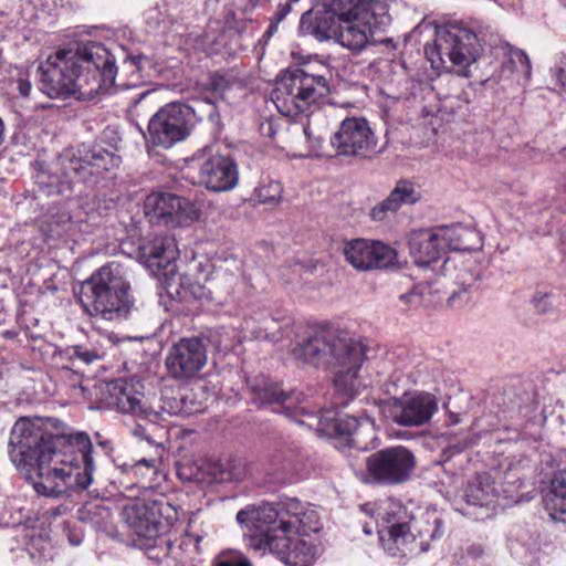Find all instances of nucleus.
<instances>
[{
	"label": "nucleus",
	"mask_w": 566,
	"mask_h": 566,
	"mask_svg": "<svg viewBox=\"0 0 566 566\" xmlns=\"http://www.w3.org/2000/svg\"><path fill=\"white\" fill-rule=\"evenodd\" d=\"M145 55L127 56L117 74L114 55L101 43H90L78 51L60 50L50 55L41 71V91L50 98L75 95L92 99L113 86L130 88L142 82Z\"/></svg>",
	"instance_id": "1"
},
{
	"label": "nucleus",
	"mask_w": 566,
	"mask_h": 566,
	"mask_svg": "<svg viewBox=\"0 0 566 566\" xmlns=\"http://www.w3.org/2000/svg\"><path fill=\"white\" fill-rule=\"evenodd\" d=\"M237 522L250 530H263L250 538L256 551L269 548L290 566H310L315 547L307 539L321 528L318 515L308 504L296 499L279 503L248 506L237 514Z\"/></svg>",
	"instance_id": "2"
},
{
	"label": "nucleus",
	"mask_w": 566,
	"mask_h": 566,
	"mask_svg": "<svg viewBox=\"0 0 566 566\" xmlns=\"http://www.w3.org/2000/svg\"><path fill=\"white\" fill-rule=\"evenodd\" d=\"M86 432L71 433L56 418L38 417V494L59 497L67 489H87L95 473Z\"/></svg>",
	"instance_id": "3"
},
{
	"label": "nucleus",
	"mask_w": 566,
	"mask_h": 566,
	"mask_svg": "<svg viewBox=\"0 0 566 566\" xmlns=\"http://www.w3.org/2000/svg\"><path fill=\"white\" fill-rule=\"evenodd\" d=\"M290 345L292 356L317 368L335 370V390L345 398L346 406L360 387L358 373L365 360L366 348L348 331L325 325L295 323Z\"/></svg>",
	"instance_id": "4"
},
{
	"label": "nucleus",
	"mask_w": 566,
	"mask_h": 566,
	"mask_svg": "<svg viewBox=\"0 0 566 566\" xmlns=\"http://www.w3.org/2000/svg\"><path fill=\"white\" fill-rule=\"evenodd\" d=\"M328 93L329 85L323 75H313L296 67L286 70L276 81L271 99L283 116H307V123L303 124V134L313 147H318L322 136L313 129L311 118L321 116L315 111L318 102Z\"/></svg>",
	"instance_id": "5"
},
{
	"label": "nucleus",
	"mask_w": 566,
	"mask_h": 566,
	"mask_svg": "<svg viewBox=\"0 0 566 566\" xmlns=\"http://www.w3.org/2000/svg\"><path fill=\"white\" fill-rule=\"evenodd\" d=\"M80 304L92 317L125 318L134 304L127 269L116 262L98 269L81 284Z\"/></svg>",
	"instance_id": "6"
},
{
	"label": "nucleus",
	"mask_w": 566,
	"mask_h": 566,
	"mask_svg": "<svg viewBox=\"0 0 566 566\" xmlns=\"http://www.w3.org/2000/svg\"><path fill=\"white\" fill-rule=\"evenodd\" d=\"M482 46L478 35L461 24H450L437 31L432 46L426 48L427 59L434 69H448L447 62L459 66L458 75L470 77V66L480 57Z\"/></svg>",
	"instance_id": "7"
},
{
	"label": "nucleus",
	"mask_w": 566,
	"mask_h": 566,
	"mask_svg": "<svg viewBox=\"0 0 566 566\" xmlns=\"http://www.w3.org/2000/svg\"><path fill=\"white\" fill-rule=\"evenodd\" d=\"M298 424L310 428L316 426L317 431L335 440V448L344 450L355 448L357 450H367L368 446L360 439L363 430L374 434V420L370 417L361 421L357 417L340 413L336 409H325L316 417L307 408L305 419L298 420Z\"/></svg>",
	"instance_id": "8"
},
{
	"label": "nucleus",
	"mask_w": 566,
	"mask_h": 566,
	"mask_svg": "<svg viewBox=\"0 0 566 566\" xmlns=\"http://www.w3.org/2000/svg\"><path fill=\"white\" fill-rule=\"evenodd\" d=\"M365 465L367 483L396 486L411 479L416 469V457L407 447H387L369 454Z\"/></svg>",
	"instance_id": "9"
},
{
	"label": "nucleus",
	"mask_w": 566,
	"mask_h": 566,
	"mask_svg": "<svg viewBox=\"0 0 566 566\" xmlns=\"http://www.w3.org/2000/svg\"><path fill=\"white\" fill-rule=\"evenodd\" d=\"M175 511L164 499H136L123 509V518L127 526L138 536L155 538L168 530Z\"/></svg>",
	"instance_id": "10"
},
{
	"label": "nucleus",
	"mask_w": 566,
	"mask_h": 566,
	"mask_svg": "<svg viewBox=\"0 0 566 566\" xmlns=\"http://www.w3.org/2000/svg\"><path fill=\"white\" fill-rule=\"evenodd\" d=\"M119 164V157L103 147L82 145L76 155L69 158V165L64 166L65 177L69 180L59 185L56 191L63 195L66 190H72L74 181H94L103 177L104 172L117 168Z\"/></svg>",
	"instance_id": "11"
},
{
	"label": "nucleus",
	"mask_w": 566,
	"mask_h": 566,
	"mask_svg": "<svg viewBox=\"0 0 566 566\" xmlns=\"http://www.w3.org/2000/svg\"><path fill=\"white\" fill-rule=\"evenodd\" d=\"M360 509L376 518L379 541L389 555H397L398 545L409 546L413 542L406 533L408 514L399 501L387 499L376 509L370 503L364 504Z\"/></svg>",
	"instance_id": "12"
},
{
	"label": "nucleus",
	"mask_w": 566,
	"mask_h": 566,
	"mask_svg": "<svg viewBox=\"0 0 566 566\" xmlns=\"http://www.w3.org/2000/svg\"><path fill=\"white\" fill-rule=\"evenodd\" d=\"M192 108L179 102L166 104L149 119V142L155 146L170 148L190 135Z\"/></svg>",
	"instance_id": "13"
},
{
	"label": "nucleus",
	"mask_w": 566,
	"mask_h": 566,
	"mask_svg": "<svg viewBox=\"0 0 566 566\" xmlns=\"http://www.w3.org/2000/svg\"><path fill=\"white\" fill-rule=\"evenodd\" d=\"M130 432L134 437L147 441L154 447V452L149 458H142L133 464H123V471L133 474L139 479L142 488L151 489L158 483L161 475V463L165 454L163 447L166 434L161 424H150L145 427L142 423L133 426Z\"/></svg>",
	"instance_id": "14"
},
{
	"label": "nucleus",
	"mask_w": 566,
	"mask_h": 566,
	"mask_svg": "<svg viewBox=\"0 0 566 566\" xmlns=\"http://www.w3.org/2000/svg\"><path fill=\"white\" fill-rule=\"evenodd\" d=\"M331 144L338 155L348 157L371 158L380 151L377 138L364 117L345 118Z\"/></svg>",
	"instance_id": "15"
},
{
	"label": "nucleus",
	"mask_w": 566,
	"mask_h": 566,
	"mask_svg": "<svg viewBox=\"0 0 566 566\" xmlns=\"http://www.w3.org/2000/svg\"><path fill=\"white\" fill-rule=\"evenodd\" d=\"M336 42L352 53H360L368 45L377 42L376 35L384 31L391 21L389 12L381 4L376 6V15L339 19Z\"/></svg>",
	"instance_id": "16"
},
{
	"label": "nucleus",
	"mask_w": 566,
	"mask_h": 566,
	"mask_svg": "<svg viewBox=\"0 0 566 566\" xmlns=\"http://www.w3.org/2000/svg\"><path fill=\"white\" fill-rule=\"evenodd\" d=\"M208 361L207 348L199 337H184L168 349L165 365L168 375L182 382L195 379Z\"/></svg>",
	"instance_id": "17"
},
{
	"label": "nucleus",
	"mask_w": 566,
	"mask_h": 566,
	"mask_svg": "<svg viewBox=\"0 0 566 566\" xmlns=\"http://www.w3.org/2000/svg\"><path fill=\"white\" fill-rule=\"evenodd\" d=\"M144 213L150 223L182 227L198 219L196 207L187 199L170 192H154L146 197Z\"/></svg>",
	"instance_id": "18"
},
{
	"label": "nucleus",
	"mask_w": 566,
	"mask_h": 566,
	"mask_svg": "<svg viewBox=\"0 0 566 566\" xmlns=\"http://www.w3.org/2000/svg\"><path fill=\"white\" fill-rule=\"evenodd\" d=\"M389 418L402 427H421L439 410L438 398L427 391H415L387 402Z\"/></svg>",
	"instance_id": "19"
},
{
	"label": "nucleus",
	"mask_w": 566,
	"mask_h": 566,
	"mask_svg": "<svg viewBox=\"0 0 566 566\" xmlns=\"http://www.w3.org/2000/svg\"><path fill=\"white\" fill-rule=\"evenodd\" d=\"M9 457L20 474L35 490V422L30 417H22L11 429Z\"/></svg>",
	"instance_id": "20"
},
{
	"label": "nucleus",
	"mask_w": 566,
	"mask_h": 566,
	"mask_svg": "<svg viewBox=\"0 0 566 566\" xmlns=\"http://www.w3.org/2000/svg\"><path fill=\"white\" fill-rule=\"evenodd\" d=\"M197 160L200 186L213 192H226L237 187L239 170L231 157L201 150Z\"/></svg>",
	"instance_id": "21"
},
{
	"label": "nucleus",
	"mask_w": 566,
	"mask_h": 566,
	"mask_svg": "<svg viewBox=\"0 0 566 566\" xmlns=\"http://www.w3.org/2000/svg\"><path fill=\"white\" fill-rule=\"evenodd\" d=\"M345 260L357 271L386 269L396 261V251L389 245L374 240L353 239L343 247Z\"/></svg>",
	"instance_id": "22"
},
{
	"label": "nucleus",
	"mask_w": 566,
	"mask_h": 566,
	"mask_svg": "<svg viewBox=\"0 0 566 566\" xmlns=\"http://www.w3.org/2000/svg\"><path fill=\"white\" fill-rule=\"evenodd\" d=\"M116 388L119 390L116 392L117 403L115 409L130 415L135 420L134 426L137 423H142L145 427L160 424L163 413L148 406L143 392L144 385L139 380L119 378L117 379Z\"/></svg>",
	"instance_id": "23"
},
{
	"label": "nucleus",
	"mask_w": 566,
	"mask_h": 566,
	"mask_svg": "<svg viewBox=\"0 0 566 566\" xmlns=\"http://www.w3.org/2000/svg\"><path fill=\"white\" fill-rule=\"evenodd\" d=\"M252 400L260 407H273V411L283 412L298 423L300 417L307 415L308 402L301 392H285L279 384L251 386Z\"/></svg>",
	"instance_id": "24"
},
{
	"label": "nucleus",
	"mask_w": 566,
	"mask_h": 566,
	"mask_svg": "<svg viewBox=\"0 0 566 566\" xmlns=\"http://www.w3.org/2000/svg\"><path fill=\"white\" fill-rule=\"evenodd\" d=\"M406 533L413 542L409 546L398 545L397 555L424 553L429 549L431 541L440 538L443 534V523L434 511H427L408 523Z\"/></svg>",
	"instance_id": "25"
},
{
	"label": "nucleus",
	"mask_w": 566,
	"mask_h": 566,
	"mask_svg": "<svg viewBox=\"0 0 566 566\" xmlns=\"http://www.w3.org/2000/svg\"><path fill=\"white\" fill-rule=\"evenodd\" d=\"M421 200V192L418 187L408 179H400L387 198L374 206L369 217L374 221H384L389 214L396 213L402 206L416 205Z\"/></svg>",
	"instance_id": "26"
},
{
	"label": "nucleus",
	"mask_w": 566,
	"mask_h": 566,
	"mask_svg": "<svg viewBox=\"0 0 566 566\" xmlns=\"http://www.w3.org/2000/svg\"><path fill=\"white\" fill-rule=\"evenodd\" d=\"M142 259L146 265L157 271H164V274H171L177 258V247L175 240L168 235H157L153 240L143 243L139 247Z\"/></svg>",
	"instance_id": "27"
},
{
	"label": "nucleus",
	"mask_w": 566,
	"mask_h": 566,
	"mask_svg": "<svg viewBox=\"0 0 566 566\" xmlns=\"http://www.w3.org/2000/svg\"><path fill=\"white\" fill-rule=\"evenodd\" d=\"M409 249L415 263L420 266L429 265L444 255L437 228L412 231Z\"/></svg>",
	"instance_id": "28"
},
{
	"label": "nucleus",
	"mask_w": 566,
	"mask_h": 566,
	"mask_svg": "<svg viewBox=\"0 0 566 566\" xmlns=\"http://www.w3.org/2000/svg\"><path fill=\"white\" fill-rule=\"evenodd\" d=\"M443 274L453 279L458 285V290L453 291L449 296V302L454 305L458 302L463 303L468 301L465 294L474 287L476 281L480 280L481 273L472 262L462 263L460 266L455 264V261L451 258L444 260Z\"/></svg>",
	"instance_id": "29"
},
{
	"label": "nucleus",
	"mask_w": 566,
	"mask_h": 566,
	"mask_svg": "<svg viewBox=\"0 0 566 566\" xmlns=\"http://www.w3.org/2000/svg\"><path fill=\"white\" fill-rule=\"evenodd\" d=\"M337 14L331 10L324 11H306L300 20V31L304 35H312L318 41H325L337 38L338 29L336 28Z\"/></svg>",
	"instance_id": "30"
},
{
	"label": "nucleus",
	"mask_w": 566,
	"mask_h": 566,
	"mask_svg": "<svg viewBox=\"0 0 566 566\" xmlns=\"http://www.w3.org/2000/svg\"><path fill=\"white\" fill-rule=\"evenodd\" d=\"M444 253L450 251H471L481 245L479 233L471 228L454 224L437 228Z\"/></svg>",
	"instance_id": "31"
},
{
	"label": "nucleus",
	"mask_w": 566,
	"mask_h": 566,
	"mask_svg": "<svg viewBox=\"0 0 566 566\" xmlns=\"http://www.w3.org/2000/svg\"><path fill=\"white\" fill-rule=\"evenodd\" d=\"M501 496V489L496 486L494 479L488 474H478L465 489L464 497L469 505L494 506Z\"/></svg>",
	"instance_id": "32"
},
{
	"label": "nucleus",
	"mask_w": 566,
	"mask_h": 566,
	"mask_svg": "<svg viewBox=\"0 0 566 566\" xmlns=\"http://www.w3.org/2000/svg\"><path fill=\"white\" fill-rule=\"evenodd\" d=\"M64 356L72 361L73 366L91 365L103 359L105 356V347L102 343V336L98 334L91 335L87 342L67 347Z\"/></svg>",
	"instance_id": "33"
},
{
	"label": "nucleus",
	"mask_w": 566,
	"mask_h": 566,
	"mask_svg": "<svg viewBox=\"0 0 566 566\" xmlns=\"http://www.w3.org/2000/svg\"><path fill=\"white\" fill-rule=\"evenodd\" d=\"M376 4H381L388 12L387 0H331V8L338 19H353L357 17L376 15Z\"/></svg>",
	"instance_id": "34"
},
{
	"label": "nucleus",
	"mask_w": 566,
	"mask_h": 566,
	"mask_svg": "<svg viewBox=\"0 0 566 566\" xmlns=\"http://www.w3.org/2000/svg\"><path fill=\"white\" fill-rule=\"evenodd\" d=\"M545 509L554 521L562 522L566 517V472H558L551 481L544 496Z\"/></svg>",
	"instance_id": "35"
},
{
	"label": "nucleus",
	"mask_w": 566,
	"mask_h": 566,
	"mask_svg": "<svg viewBox=\"0 0 566 566\" xmlns=\"http://www.w3.org/2000/svg\"><path fill=\"white\" fill-rule=\"evenodd\" d=\"M448 84L451 92L444 95L442 109L450 114L467 109L474 95L471 84H468L467 88L462 87L459 75L451 77Z\"/></svg>",
	"instance_id": "36"
},
{
	"label": "nucleus",
	"mask_w": 566,
	"mask_h": 566,
	"mask_svg": "<svg viewBox=\"0 0 566 566\" xmlns=\"http://www.w3.org/2000/svg\"><path fill=\"white\" fill-rule=\"evenodd\" d=\"M117 379L95 382L92 388L83 387L92 403V409H112L116 406Z\"/></svg>",
	"instance_id": "37"
},
{
	"label": "nucleus",
	"mask_w": 566,
	"mask_h": 566,
	"mask_svg": "<svg viewBox=\"0 0 566 566\" xmlns=\"http://www.w3.org/2000/svg\"><path fill=\"white\" fill-rule=\"evenodd\" d=\"M239 281V275L234 273L217 272L209 281L210 286L208 287V291L210 294H216L210 297L219 303L227 302V300L234 293Z\"/></svg>",
	"instance_id": "38"
},
{
	"label": "nucleus",
	"mask_w": 566,
	"mask_h": 566,
	"mask_svg": "<svg viewBox=\"0 0 566 566\" xmlns=\"http://www.w3.org/2000/svg\"><path fill=\"white\" fill-rule=\"evenodd\" d=\"M509 60L504 64V69H509L511 72L521 73L526 80L531 78L532 66L528 55L516 48H509L507 50Z\"/></svg>",
	"instance_id": "39"
},
{
	"label": "nucleus",
	"mask_w": 566,
	"mask_h": 566,
	"mask_svg": "<svg viewBox=\"0 0 566 566\" xmlns=\"http://www.w3.org/2000/svg\"><path fill=\"white\" fill-rule=\"evenodd\" d=\"M281 182L270 180L260 184L254 190L255 200L262 205L277 203L282 198Z\"/></svg>",
	"instance_id": "40"
},
{
	"label": "nucleus",
	"mask_w": 566,
	"mask_h": 566,
	"mask_svg": "<svg viewBox=\"0 0 566 566\" xmlns=\"http://www.w3.org/2000/svg\"><path fill=\"white\" fill-rule=\"evenodd\" d=\"M33 294L34 284L32 276L27 274L21 280V286L18 291L19 304H20V319H24L27 314H30L33 308Z\"/></svg>",
	"instance_id": "41"
},
{
	"label": "nucleus",
	"mask_w": 566,
	"mask_h": 566,
	"mask_svg": "<svg viewBox=\"0 0 566 566\" xmlns=\"http://www.w3.org/2000/svg\"><path fill=\"white\" fill-rule=\"evenodd\" d=\"M532 304L537 314L545 315L555 311L554 296L551 293L537 291L532 297Z\"/></svg>",
	"instance_id": "42"
},
{
	"label": "nucleus",
	"mask_w": 566,
	"mask_h": 566,
	"mask_svg": "<svg viewBox=\"0 0 566 566\" xmlns=\"http://www.w3.org/2000/svg\"><path fill=\"white\" fill-rule=\"evenodd\" d=\"M15 90L21 97H29L32 91V83L30 81V74L28 72H19L17 77L13 80Z\"/></svg>",
	"instance_id": "43"
},
{
	"label": "nucleus",
	"mask_w": 566,
	"mask_h": 566,
	"mask_svg": "<svg viewBox=\"0 0 566 566\" xmlns=\"http://www.w3.org/2000/svg\"><path fill=\"white\" fill-rule=\"evenodd\" d=\"M557 83L560 87L566 88V56L558 57L554 69L552 70Z\"/></svg>",
	"instance_id": "44"
},
{
	"label": "nucleus",
	"mask_w": 566,
	"mask_h": 566,
	"mask_svg": "<svg viewBox=\"0 0 566 566\" xmlns=\"http://www.w3.org/2000/svg\"><path fill=\"white\" fill-rule=\"evenodd\" d=\"M214 566H252L251 563L244 557H233L220 559Z\"/></svg>",
	"instance_id": "45"
},
{
	"label": "nucleus",
	"mask_w": 566,
	"mask_h": 566,
	"mask_svg": "<svg viewBox=\"0 0 566 566\" xmlns=\"http://www.w3.org/2000/svg\"><path fill=\"white\" fill-rule=\"evenodd\" d=\"M19 534L22 535L23 537V541H24V544L29 547V546H32L33 544V538L35 536L34 534V530L31 527H28V526H23V527H20L18 530Z\"/></svg>",
	"instance_id": "46"
},
{
	"label": "nucleus",
	"mask_w": 566,
	"mask_h": 566,
	"mask_svg": "<svg viewBox=\"0 0 566 566\" xmlns=\"http://www.w3.org/2000/svg\"><path fill=\"white\" fill-rule=\"evenodd\" d=\"M400 301H402L405 304H419L420 303V295L415 292H408L400 295Z\"/></svg>",
	"instance_id": "47"
},
{
	"label": "nucleus",
	"mask_w": 566,
	"mask_h": 566,
	"mask_svg": "<svg viewBox=\"0 0 566 566\" xmlns=\"http://www.w3.org/2000/svg\"><path fill=\"white\" fill-rule=\"evenodd\" d=\"M291 11V3H286L283 8L276 13L275 22L280 23Z\"/></svg>",
	"instance_id": "48"
},
{
	"label": "nucleus",
	"mask_w": 566,
	"mask_h": 566,
	"mask_svg": "<svg viewBox=\"0 0 566 566\" xmlns=\"http://www.w3.org/2000/svg\"><path fill=\"white\" fill-rule=\"evenodd\" d=\"M277 24L279 23H276V22L271 23L270 27L268 28V30L265 31V33L263 34V38L270 39L273 35V33L276 32Z\"/></svg>",
	"instance_id": "49"
},
{
	"label": "nucleus",
	"mask_w": 566,
	"mask_h": 566,
	"mask_svg": "<svg viewBox=\"0 0 566 566\" xmlns=\"http://www.w3.org/2000/svg\"><path fill=\"white\" fill-rule=\"evenodd\" d=\"M460 422V418H459V415L457 413H453V412H450L449 413V423L450 424H457Z\"/></svg>",
	"instance_id": "50"
},
{
	"label": "nucleus",
	"mask_w": 566,
	"mask_h": 566,
	"mask_svg": "<svg viewBox=\"0 0 566 566\" xmlns=\"http://www.w3.org/2000/svg\"><path fill=\"white\" fill-rule=\"evenodd\" d=\"M7 318V313L4 311V305L3 303L0 301V324L3 323Z\"/></svg>",
	"instance_id": "51"
},
{
	"label": "nucleus",
	"mask_w": 566,
	"mask_h": 566,
	"mask_svg": "<svg viewBox=\"0 0 566 566\" xmlns=\"http://www.w3.org/2000/svg\"><path fill=\"white\" fill-rule=\"evenodd\" d=\"M223 82H224L223 77L213 78V86H214V88L219 90Z\"/></svg>",
	"instance_id": "52"
},
{
	"label": "nucleus",
	"mask_w": 566,
	"mask_h": 566,
	"mask_svg": "<svg viewBox=\"0 0 566 566\" xmlns=\"http://www.w3.org/2000/svg\"><path fill=\"white\" fill-rule=\"evenodd\" d=\"M363 531H364V533H365V534H367V535H370V534L373 533V528H371V527H369L368 525H365V526L363 527Z\"/></svg>",
	"instance_id": "53"
},
{
	"label": "nucleus",
	"mask_w": 566,
	"mask_h": 566,
	"mask_svg": "<svg viewBox=\"0 0 566 566\" xmlns=\"http://www.w3.org/2000/svg\"><path fill=\"white\" fill-rule=\"evenodd\" d=\"M560 187L566 191V175L560 180Z\"/></svg>",
	"instance_id": "54"
},
{
	"label": "nucleus",
	"mask_w": 566,
	"mask_h": 566,
	"mask_svg": "<svg viewBox=\"0 0 566 566\" xmlns=\"http://www.w3.org/2000/svg\"><path fill=\"white\" fill-rule=\"evenodd\" d=\"M266 126H268V129H269L268 135L272 136V124L268 123Z\"/></svg>",
	"instance_id": "55"
},
{
	"label": "nucleus",
	"mask_w": 566,
	"mask_h": 566,
	"mask_svg": "<svg viewBox=\"0 0 566 566\" xmlns=\"http://www.w3.org/2000/svg\"><path fill=\"white\" fill-rule=\"evenodd\" d=\"M193 294H195L197 297H201V296H202V294H196L195 292H193Z\"/></svg>",
	"instance_id": "56"
},
{
	"label": "nucleus",
	"mask_w": 566,
	"mask_h": 566,
	"mask_svg": "<svg viewBox=\"0 0 566 566\" xmlns=\"http://www.w3.org/2000/svg\"><path fill=\"white\" fill-rule=\"evenodd\" d=\"M562 522L566 524V517H562Z\"/></svg>",
	"instance_id": "57"
}]
</instances>
